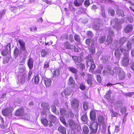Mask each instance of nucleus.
I'll use <instances>...</instances> for the list:
<instances>
[{
    "label": "nucleus",
    "mask_w": 134,
    "mask_h": 134,
    "mask_svg": "<svg viewBox=\"0 0 134 134\" xmlns=\"http://www.w3.org/2000/svg\"><path fill=\"white\" fill-rule=\"evenodd\" d=\"M108 31L109 34V35H110V36H112L114 35V33L110 28H109Z\"/></svg>",
    "instance_id": "obj_47"
},
{
    "label": "nucleus",
    "mask_w": 134,
    "mask_h": 134,
    "mask_svg": "<svg viewBox=\"0 0 134 134\" xmlns=\"http://www.w3.org/2000/svg\"><path fill=\"white\" fill-rule=\"evenodd\" d=\"M111 24H115L114 26V28L117 30L118 29L121 27V25L119 23L118 19L117 18H115L112 19L111 21Z\"/></svg>",
    "instance_id": "obj_6"
},
{
    "label": "nucleus",
    "mask_w": 134,
    "mask_h": 134,
    "mask_svg": "<svg viewBox=\"0 0 134 134\" xmlns=\"http://www.w3.org/2000/svg\"><path fill=\"white\" fill-rule=\"evenodd\" d=\"M52 71L53 73V77H57L60 75V72L59 69H53Z\"/></svg>",
    "instance_id": "obj_14"
},
{
    "label": "nucleus",
    "mask_w": 134,
    "mask_h": 134,
    "mask_svg": "<svg viewBox=\"0 0 134 134\" xmlns=\"http://www.w3.org/2000/svg\"><path fill=\"white\" fill-rule=\"evenodd\" d=\"M41 106L42 108L45 110H48L49 109V104L48 103L43 102L41 104Z\"/></svg>",
    "instance_id": "obj_20"
},
{
    "label": "nucleus",
    "mask_w": 134,
    "mask_h": 134,
    "mask_svg": "<svg viewBox=\"0 0 134 134\" xmlns=\"http://www.w3.org/2000/svg\"><path fill=\"white\" fill-rule=\"evenodd\" d=\"M69 69L70 71L74 73H76L77 72L76 69L75 68L72 67H69Z\"/></svg>",
    "instance_id": "obj_44"
},
{
    "label": "nucleus",
    "mask_w": 134,
    "mask_h": 134,
    "mask_svg": "<svg viewBox=\"0 0 134 134\" xmlns=\"http://www.w3.org/2000/svg\"><path fill=\"white\" fill-rule=\"evenodd\" d=\"M124 55L125 56L122 58L121 63L123 66H126L129 64L130 59L129 57L128 54Z\"/></svg>",
    "instance_id": "obj_8"
},
{
    "label": "nucleus",
    "mask_w": 134,
    "mask_h": 134,
    "mask_svg": "<svg viewBox=\"0 0 134 134\" xmlns=\"http://www.w3.org/2000/svg\"><path fill=\"white\" fill-rule=\"evenodd\" d=\"M19 73L20 74L22 73V75H23L25 70V67L23 65H20L19 67Z\"/></svg>",
    "instance_id": "obj_21"
},
{
    "label": "nucleus",
    "mask_w": 134,
    "mask_h": 134,
    "mask_svg": "<svg viewBox=\"0 0 134 134\" xmlns=\"http://www.w3.org/2000/svg\"><path fill=\"white\" fill-rule=\"evenodd\" d=\"M46 115L44 113H42L41 117L42 118L41 119V121L43 125L45 126H48V121L46 118Z\"/></svg>",
    "instance_id": "obj_9"
},
{
    "label": "nucleus",
    "mask_w": 134,
    "mask_h": 134,
    "mask_svg": "<svg viewBox=\"0 0 134 134\" xmlns=\"http://www.w3.org/2000/svg\"><path fill=\"white\" fill-rule=\"evenodd\" d=\"M88 79L87 80V83L89 85H91L92 84V76L90 74H88L87 75Z\"/></svg>",
    "instance_id": "obj_29"
},
{
    "label": "nucleus",
    "mask_w": 134,
    "mask_h": 134,
    "mask_svg": "<svg viewBox=\"0 0 134 134\" xmlns=\"http://www.w3.org/2000/svg\"><path fill=\"white\" fill-rule=\"evenodd\" d=\"M10 47V43H8L6 46L5 49L7 50V51L8 52H10L11 51Z\"/></svg>",
    "instance_id": "obj_46"
},
{
    "label": "nucleus",
    "mask_w": 134,
    "mask_h": 134,
    "mask_svg": "<svg viewBox=\"0 0 134 134\" xmlns=\"http://www.w3.org/2000/svg\"><path fill=\"white\" fill-rule=\"evenodd\" d=\"M93 122L92 123H90L89 125H88L91 131V133L90 134H93L96 132L97 131L98 124L96 122Z\"/></svg>",
    "instance_id": "obj_3"
},
{
    "label": "nucleus",
    "mask_w": 134,
    "mask_h": 134,
    "mask_svg": "<svg viewBox=\"0 0 134 134\" xmlns=\"http://www.w3.org/2000/svg\"><path fill=\"white\" fill-rule=\"evenodd\" d=\"M92 57V55H89L87 57V60H86V64L88 66L91 65L94 63L93 59H91Z\"/></svg>",
    "instance_id": "obj_13"
},
{
    "label": "nucleus",
    "mask_w": 134,
    "mask_h": 134,
    "mask_svg": "<svg viewBox=\"0 0 134 134\" xmlns=\"http://www.w3.org/2000/svg\"><path fill=\"white\" fill-rule=\"evenodd\" d=\"M84 0H75L74 2V4L76 6L81 5Z\"/></svg>",
    "instance_id": "obj_23"
},
{
    "label": "nucleus",
    "mask_w": 134,
    "mask_h": 134,
    "mask_svg": "<svg viewBox=\"0 0 134 134\" xmlns=\"http://www.w3.org/2000/svg\"><path fill=\"white\" fill-rule=\"evenodd\" d=\"M19 53V49L16 48H15L14 51V54L15 56H17Z\"/></svg>",
    "instance_id": "obj_55"
},
{
    "label": "nucleus",
    "mask_w": 134,
    "mask_h": 134,
    "mask_svg": "<svg viewBox=\"0 0 134 134\" xmlns=\"http://www.w3.org/2000/svg\"><path fill=\"white\" fill-rule=\"evenodd\" d=\"M109 13L111 15H114L115 13V11L112 9H110L109 10Z\"/></svg>",
    "instance_id": "obj_57"
},
{
    "label": "nucleus",
    "mask_w": 134,
    "mask_h": 134,
    "mask_svg": "<svg viewBox=\"0 0 134 134\" xmlns=\"http://www.w3.org/2000/svg\"><path fill=\"white\" fill-rule=\"evenodd\" d=\"M75 82V81L73 80L72 78L71 77H70L69 80V84L70 85H73Z\"/></svg>",
    "instance_id": "obj_43"
},
{
    "label": "nucleus",
    "mask_w": 134,
    "mask_h": 134,
    "mask_svg": "<svg viewBox=\"0 0 134 134\" xmlns=\"http://www.w3.org/2000/svg\"><path fill=\"white\" fill-rule=\"evenodd\" d=\"M110 115L112 117H117L120 116V114L115 112L112 109L110 110Z\"/></svg>",
    "instance_id": "obj_25"
},
{
    "label": "nucleus",
    "mask_w": 134,
    "mask_h": 134,
    "mask_svg": "<svg viewBox=\"0 0 134 134\" xmlns=\"http://www.w3.org/2000/svg\"><path fill=\"white\" fill-rule=\"evenodd\" d=\"M97 81L99 83H100L101 82V78L100 75H97Z\"/></svg>",
    "instance_id": "obj_62"
},
{
    "label": "nucleus",
    "mask_w": 134,
    "mask_h": 134,
    "mask_svg": "<svg viewBox=\"0 0 134 134\" xmlns=\"http://www.w3.org/2000/svg\"><path fill=\"white\" fill-rule=\"evenodd\" d=\"M74 38L77 42H79L80 41V38L79 35H75L74 36Z\"/></svg>",
    "instance_id": "obj_48"
},
{
    "label": "nucleus",
    "mask_w": 134,
    "mask_h": 134,
    "mask_svg": "<svg viewBox=\"0 0 134 134\" xmlns=\"http://www.w3.org/2000/svg\"><path fill=\"white\" fill-rule=\"evenodd\" d=\"M119 75L121 79H123L125 77V74L124 72H123L122 73H121Z\"/></svg>",
    "instance_id": "obj_53"
},
{
    "label": "nucleus",
    "mask_w": 134,
    "mask_h": 134,
    "mask_svg": "<svg viewBox=\"0 0 134 134\" xmlns=\"http://www.w3.org/2000/svg\"><path fill=\"white\" fill-rule=\"evenodd\" d=\"M18 42L20 45V49L21 51H23L25 52L27 51L25 48V43L22 40H19Z\"/></svg>",
    "instance_id": "obj_10"
},
{
    "label": "nucleus",
    "mask_w": 134,
    "mask_h": 134,
    "mask_svg": "<svg viewBox=\"0 0 134 134\" xmlns=\"http://www.w3.org/2000/svg\"><path fill=\"white\" fill-rule=\"evenodd\" d=\"M98 122L99 124H102L103 126H104L105 125L104 119L102 116H99L98 118Z\"/></svg>",
    "instance_id": "obj_17"
},
{
    "label": "nucleus",
    "mask_w": 134,
    "mask_h": 134,
    "mask_svg": "<svg viewBox=\"0 0 134 134\" xmlns=\"http://www.w3.org/2000/svg\"><path fill=\"white\" fill-rule=\"evenodd\" d=\"M130 68L134 71V62L132 61L131 62Z\"/></svg>",
    "instance_id": "obj_60"
},
{
    "label": "nucleus",
    "mask_w": 134,
    "mask_h": 134,
    "mask_svg": "<svg viewBox=\"0 0 134 134\" xmlns=\"http://www.w3.org/2000/svg\"><path fill=\"white\" fill-rule=\"evenodd\" d=\"M51 109L52 111L54 113L56 110V108L55 106L54 105H52L51 107Z\"/></svg>",
    "instance_id": "obj_63"
},
{
    "label": "nucleus",
    "mask_w": 134,
    "mask_h": 134,
    "mask_svg": "<svg viewBox=\"0 0 134 134\" xmlns=\"http://www.w3.org/2000/svg\"><path fill=\"white\" fill-rule=\"evenodd\" d=\"M60 120L61 122L64 124L65 126L67 127V125L65 119L63 117H61L60 118Z\"/></svg>",
    "instance_id": "obj_42"
},
{
    "label": "nucleus",
    "mask_w": 134,
    "mask_h": 134,
    "mask_svg": "<svg viewBox=\"0 0 134 134\" xmlns=\"http://www.w3.org/2000/svg\"><path fill=\"white\" fill-rule=\"evenodd\" d=\"M110 93L109 92H108L105 96V99L108 101L110 100Z\"/></svg>",
    "instance_id": "obj_38"
},
{
    "label": "nucleus",
    "mask_w": 134,
    "mask_h": 134,
    "mask_svg": "<svg viewBox=\"0 0 134 134\" xmlns=\"http://www.w3.org/2000/svg\"><path fill=\"white\" fill-rule=\"evenodd\" d=\"M91 104L88 103L87 102H84L83 104V108L84 109L86 110L88 109V106Z\"/></svg>",
    "instance_id": "obj_34"
},
{
    "label": "nucleus",
    "mask_w": 134,
    "mask_h": 134,
    "mask_svg": "<svg viewBox=\"0 0 134 134\" xmlns=\"http://www.w3.org/2000/svg\"><path fill=\"white\" fill-rule=\"evenodd\" d=\"M30 116L29 114H25V115H23L22 116V118L23 119L27 120H30Z\"/></svg>",
    "instance_id": "obj_41"
},
{
    "label": "nucleus",
    "mask_w": 134,
    "mask_h": 134,
    "mask_svg": "<svg viewBox=\"0 0 134 134\" xmlns=\"http://www.w3.org/2000/svg\"><path fill=\"white\" fill-rule=\"evenodd\" d=\"M34 60L33 59L30 58L27 61V64L30 69H32L33 66Z\"/></svg>",
    "instance_id": "obj_16"
},
{
    "label": "nucleus",
    "mask_w": 134,
    "mask_h": 134,
    "mask_svg": "<svg viewBox=\"0 0 134 134\" xmlns=\"http://www.w3.org/2000/svg\"><path fill=\"white\" fill-rule=\"evenodd\" d=\"M127 40V38H126L123 37L120 40L119 43L121 45L123 44Z\"/></svg>",
    "instance_id": "obj_39"
},
{
    "label": "nucleus",
    "mask_w": 134,
    "mask_h": 134,
    "mask_svg": "<svg viewBox=\"0 0 134 134\" xmlns=\"http://www.w3.org/2000/svg\"><path fill=\"white\" fill-rule=\"evenodd\" d=\"M67 126L69 127L72 130L75 129L77 126V123L75 121L71 119H69L67 121Z\"/></svg>",
    "instance_id": "obj_5"
},
{
    "label": "nucleus",
    "mask_w": 134,
    "mask_h": 134,
    "mask_svg": "<svg viewBox=\"0 0 134 134\" xmlns=\"http://www.w3.org/2000/svg\"><path fill=\"white\" fill-rule=\"evenodd\" d=\"M58 129L60 132L63 134H65L66 133V129L63 126H59Z\"/></svg>",
    "instance_id": "obj_24"
},
{
    "label": "nucleus",
    "mask_w": 134,
    "mask_h": 134,
    "mask_svg": "<svg viewBox=\"0 0 134 134\" xmlns=\"http://www.w3.org/2000/svg\"><path fill=\"white\" fill-rule=\"evenodd\" d=\"M95 65L94 64V63L91 65L89 71L92 72V70L95 68Z\"/></svg>",
    "instance_id": "obj_51"
},
{
    "label": "nucleus",
    "mask_w": 134,
    "mask_h": 134,
    "mask_svg": "<svg viewBox=\"0 0 134 134\" xmlns=\"http://www.w3.org/2000/svg\"><path fill=\"white\" fill-rule=\"evenodd\" d=\"M69 7L70 9L72 12H74L75 9L72 6L71 4H69Z\"/></svg>",
    "instance_id": "obj_59"
},
{
    "label": "nucleus",
    "mask_w": 134,
    "mask_h": 134,
    "mask_svg": "<svg viewBox=\"0 0 134 134\" xmlns=\"http://www.w3.org/2000/svg\"><path fill=\"white\" fill-rule=\"evenodd\" d=\"M72 58L75 62H80V60L79 59V58L76 56H72Z\"/></svg>",
    "instance_id": "obj_45"
},
{
    "label": "nucleus",
    "mask_w": 134,
    "mask_h": 134,
    "mask_svg": "<svg viewBox=\"0 0 134 134\" xmlns=\"http://www.w3.org/2000/svg\"><path fill=\"white\" fill-rule=\"evenodd\" d=\"M2 113L4 115L11 116L12 115V109L10 108L6 109L2 111Z\"/></svg>",
    "instance_id": "obj_12"
},
{
    "label": "nucleus",
    "mask_w": 134,
    "mask_h": 134,
    "mask_svg": "<svg viewBox=\"0 0 134 134\" xmlns=\"http://www.w3.org/2000/svg\"><path fill=\"white\" fill-rule=\"evenodd\" d=\"M71 48V49H73L74 51L75 52H79V50L78 49L76 48V47L74 45H72Z\"/></svg>",
    "instance_id": "obj_58"
},
{
    "label": "nucleus",
    "mask_w": 134,
    "mask_h": 134,
    "mask_svg": "<svg viewBox=\"0 0 134 134\" xmlns=\"http://www.w3.org/2000/svg\"><path fill=\"white\" fill-rule=\"evenodd\" d=\"M71 105L73 109L75 110L77 109L79 106L78 100L76 99H74L71 101Z\"/></svg>",
    "instance_id": "obj_7"
},
{
    "label": "nucleus",
    "mask_w": 134,
    "mask_h": 134,
    "mask_svg": "<svg viewBox=\"0 0 134 134\" xmlns=\"http://www.w3.org/2000/svg\"><path fill=\"white\" fill-rule=\"evenodd\" d=\"M116 13L118 15L122 16H124L125 15L124 12L122 10L120 9L117 10Z\"/></svg>",
    "instance_id": "obj_35"
},
{
    "label": "nucleus",
    "mask_w": 134,
    "mask_h": 134,
    "mask_svg": "<svg viewBox=\"0 0 134 134\" xmlns=\"http://www.w3.org/2000/svg\"><path fill=\"white\" fill-rule=\"evenodd\" d=\"M122 103L120 102H116L114 105V108L115 110H119L122 106Z\"/></svg>",
    "instance_id": "obj_22"
},
{
    "label": "nucleus",
    "mask_w": 134,
    "mask_h": 134,
    "mask_svg": "<svg viewBox=\"0 0 134 134\" xmlns=\"http://www.w3.org/2000/svg\"><path fill=\"white\" fill-rule=\"evenodd\" d=\"M105 36H102L99 39V42L100 43H103L104 42H105Z\"/></svg>",
    "instance_id": "obj_37"
},
{
    "label": "nucleus",
    "mask_w": 134,
    "mask_h": 134,
    "mask_svg": "<svg viewBox=\"0 0 134 134\" xmlns=\"http://www.w3.org/2000/svg\"><path fill=\"white\" fill-rule=\"evenodd\" d=\"M132 27L131 25H129L126 26L124 29V31L126 33H128L132 31Z\"/></svg>",
    "instance_id": "obj_15"
},
{
    "label": "nucleus",
    "mask_w": 134,
    "mask_h": 134,
    "mask_svg": "<svg viewBox=\"0 0 134 134\" xmlns=\"http://www.w3.org/2000/svg\"><path fill=\"white\" fill-rule=\"evenodd\" d=\"M60 110L61 114L63 116L64 115L66 118H68L70 117V118H72L74 117V114L70 110L68 111L63 108L61 109Z\"/></svg>",
    "instance_id": "obj_2"
},
{
    "label": "nucleus",
    "mask_w": 134,
    "mask_h": 134,
    "mask_svg": "<svg viewBox=\"0 0 134 134\" xmlns=\"http://www.w3.org/2000/svg\"><path fill=\"white\" fill-rule=\"evenodd\" d=\"M81 119L82 121L84 122L85 123L87 122V117L86 114H83L81 116Z\"/></svg>",
    "instance_id": "obj_33"
},
{
    "label": "nucleus",
    "mask_w": 134,
    "mask_h": 134,
    "mask_svg": "<svg viewBox=\"0 0 134 134\" xmlns=\"http://www.w3.org/2000/svg\"><path fill=\"white\" fill-rule=\"evenodd\" d=\"M94 21L95 23L93 26V29L96 30H101V27L103 24V21L101 19H99Z\"/></svg>",
    "instance_id": "obj_4"
},
{
    "label": "nucleus",
    "mask_w": 134,
    "mask_h": 134,
    "mask_svg": "<svg viewBox=\"0 0 134 134\" xmlns=\"http://www.w3.org/2000/svg\"><path fill=\"white\" fill-rule=\"evenodd\" d=\"M64 48L66 49H71V46L70 45V43L68 42L65 43L64 45Z\"/></svg>",
    "instance_id": "obj_36"
},
{
    "label": "nucleus",
    "mask_w": 134,
    "mask_h": 134,
    "mask_svg": "<svg viewBox=\"0 0 134 134\" xmlns=\"http://www.w3.org/2000/svg\"><path fill=\"white\" fill-rule=\"evenodd\" d=\"M112 37L110 35H108L106 40V42L105 43V44H110L112 43Z\"/></svg>",
    "instance_id": "obj_28"
},
{
    "label": "nucleus",
    "mask_w": 134,
    "mask_h": 134,
    "mask_svg": "<svg viewBox=\"0 0 134 134\" xmlns=\"http://www.w3.org/2000/svg\"><path fill=\"white\" fill-rule=\"evenodd\" d=\"M83 131L84 134H88L89 130L86 125H85L83 126Z\"/></svg>",
    "instance_id": "obj_32"
},
{
    "label": "nucleus",
    "mask_w": 134,
    "mask_h": 134,
    "mask_svg": "<svg viewBox=\"0 0 134 134\" xmlns=\"http://www.w3.org/2000/svg\"><path fill=\"white\" fill-rule=\"evenodd\" d=\"M10 52H8L7 50L5 49L2 52V54L3 56H6L7 54L10 53Z\"/></svg>",
    "instance_id": "obj_50"
},
{
    "label": "nucleus",
    "mask_w": 134,
    "mask_h": 134,
    "mask_svg": "<svg viewBox=\"0 0 134 134\" xmlns=\"http://www.w3.org/2000/svg\"><path fill=\"white\" fill-rule=\"evenodd\" d=\"M39 81V79L38 75H36L34 78V82L36 84H37L38 83Z\"/></svg>",
    "instance_id": "obj_40"
},
{
    "label": "nucleus",
    "mask_w": 134,
    "mask_h": 134,
    "mask_svg": "<svg viewBox=\"0 0 134 134\" xmlns=\"http://www.w3.org/2000/svg\"><path fill=\"white\" fill-rule=\"evenodd\" d=\"M44 81V84L46 87H48L51 86L52 82V81L51 79L48 78H45Z\"/></svg>",
    "instance_id": "obj_19"
},
{
    "label": "nucleus",
    "mask_w": 134,
    "mask_h": 134,
    "mask_svg": "<svg viewBox=\"0 0 134 134\" xmlns=\"http://www.w3.org/2000/svg\"><path fill=\"white\" fill-rule=\"evenodd\" d=\"M24 110L23 109H20L18 110L15 113V115L17 116H21L24 113Z\"/></svg>",
    "instance_id": "obj_27"
},
{
    "label": "nucleus",
    "mask_w": 134,
    "mask_h": 134,
    "mask_svg": "<svg viewBox=\"0 0 134 134\" xmlns=\"http://www.w3.org/2000/svg\"><path fill=\"white\" fill-rule=\"evenodd\" d=\"M126 111V109L125 107H123L120 110V112L122 114H124L125 113Z\"/></svg>",
    "instance_id": "obj_52"
},
{
    "label": "nucleus",
    "mask_w": 134,
    "mask_h": 134,
    "mask_svg": "<svg viewBox=\"0 0 134 134\" xmlns=\"http://www.w3.org/2000/svg\"><path fill=\"white\" fill-rule=\"evenodd\" d=\"M79 88L82 90H84L86 88V86L82 83L80 84Z\"/></svg>",
    "instance_id": "obj_49"
},
{
    "label": "nucleus",
    "mask_w": 134,
    "mask_h": 134,
    "mask_svg": "<svg viewBox=\"0 0 134 134\" xmlns=\"http://www.w3.org/2000/svg\"><path fill=\"white\" fill-rule=\"evenodd\" d=\"M86 43L87 45L91 44L92 46L94 44V41L91 39H87L86 41Z\"/></svg>",
    "instance_id": "obj_30"
},
{
    "label": "nucleus",
    "mask_w": 134,
    "mask_h": 134,
    "mask_svg": "<svg viewBox=\"0 0 134 134\" xmlns=\"http://www.w3.org/2000/svg\"><path fill=\"white\" fill-rule=\"evenodd\" d=\"M48 117L50 120V121H51L53 123H55L57 120L56 117L53 115H49Z\"/></svg>",
    "instance_id": "obj_26"
},
{
    "label": "nucleus",
    "mask_w": 134,
    "mask_h": 134,
    "mask_svg": "<svg viewBox=\"0 0 134 134\" xmlns=\"http://www.w3.org/2000/svg\"><path fill=\"white\" fill-rule=\"evenodd\" d=\"M87 35L89 37H91L93 35V34L92 32L90 31H88L87 32Z\"/></svg>",
    "instance_id": "obj_64"
},
{
    "label": "nucleus",
    "mask_w": 134,
    "mask_h": 134,
    "mask_svg": "<svg viewBox=\"0 0 134 134\" xmlns=\"http://www.w3.org/2000/svg\"><path fill=\"white\" fill-rule=\"evenodd\" d=\"M49 61L48 62H46L45 63L43 67L44 69H46L48 68L49 66Z\"/></svg>",
    "instance_id": "obj_54"
},
{
    "label": "nucleus",
    "mask_w": 134,
    "mask_h": 134,
    "mask_svg": "<svg viewBox=\"0 0 134 134\" xmlns=\"http://www.w3.org/2000/svg\"><path fill=\"white\" fill-rule=\"evenodd\" d=\"M90 118L92 121H94L96 118V114L95 111H92L90 114Z\"/></svg>",
    "instance_id": "obj_18"
},
{
    "label": "nucleus",
    "mask_w": 134,
    "mask_h": 134,
    "mask_svg": "<svg viewBox=\"0 0 134 134\" xmlns=\"http://www.w3.org/2000/svg\"><path fill=\"white\" fill-rule=\"evenodd\" d=\"M51 51L50 49H48L46 51L43 49L41 52V55L42 57H45L47 55L51 54Z\"/></svg>",
    "instance_id": "obj_11"
},
{
    "label": "nucleus",
    "mask_w": 134,
    "mask_h": 134,
    "mask_svg": "<svg viewBox=\"0 0 134 134\" xmlns=\"http://www.w3.org/2000/svg\"><path fill=\"white\" fill-rule=\"evenodd\" d=\"M132 45L130 41H128L126 47L123 48V46L121 45L120 46L119 49H117L115 50L114 54L115 56L117 58L120 57L122 53L124 55L129 54L128 51L131 49Z\"/></svg>",
    "instance_id": "obj_1"
},
{
    "label": "nucleus",
    "mask_w": 134,
    "mask_h": 134,
    "mask_svg": "<svg viewBox=\"0 0 134 134\" xmlns=\"http://www.w3.org/2000/svg\"><path fill=\"white\" fill-rule=\"evenodd\" d=\"M84 4L86 7H87L90 4L89 0H86L84 2Z\"/></svg>",
    "instance_id": "obj_61"
},
{
    "label": "nucleus",
    "mask_w": 134,
    "mask_h": 134,
    "mask_svg": "<svg viewBox=\"0 0 134 134\" xmlns=\"http://www.w3.org/2000/svg\"><path fill=\"white\" fill-rule=\"evenodd\" d=\"M70 92H69L68 89H66L64 91L62 92L61 93V96L63 97H64V95L65 96L69 95H70Z\"/></svg>",
    "instance_id": "obj_31"
},
{
    "label": "nucleus",
    "mask_w": 134,
    "mask_h": 134,
    "mask_svg": "<svg viewBox=\"0 0 134 134\" xmlns=\"http://www.w3.org/2000/svg\"><path fill=\"white\" fill-rule=\"evenodd\" d=\"M134 93L133 92H128L125 94V96H126L131 97L134 94Z\"/></svg>",
    "instance_id": "obj_56"
}]
</instances>
